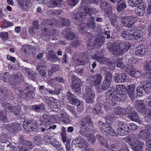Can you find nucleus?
Listing matches in <instances>:
<instances>
[{
    "label": "nucleus",
    "mask_w": 151,
    "mask_h": 151,
    "mask_svg": "<svg viewBox=\"0 0 151 151\" xmlns=\"http://www.w3.org/2000/svg\"><path fill=\"white\" fill-rule=\"evenodd\" d=\"M19 108L20 109V112L22 111V113L20 114L21 115L24 114L28 109L27 106L24 105H22Z\"/></svg>",
    "instance_id": "60"
},
{
    "label": "nucleus",
    "mask_w": 151,
    "mask_h": 151,
    "mask_svg": "<svg viewBox=\"0 0 151 151\" xmlns=\"http://www.w3.org/2000/svg\"><path fill=\"white\" fill-rule=\"evenodd\" d=\"M40 91L42 94L48 95L50 94L52 95H58L59 94L61 90V89L59 87H55L54 90L50 88H46L44 86H41L39 87Z\"/></svg>",
    "instance_id": "9"
},
{
    "label": "nucleus",
    "mask_w": 151,
    "mask_h": 151,
    "mask_svg": "<svg viewBox=\"0 0 151 151\" xmlns=\"http://www.w3.org/2000/svg\"><path fill=\"white\" fill-rule=\"evenodd\" d=\"M136 109L139 112H145L146 108L144 104L141 102L139 103L138 105L136 106Z\"/></svg>",
    "instance_id": "47"
},
{
    "label": "nucleus",
    "mask_w": 151,
    "mask_h": 151,
    "mask_svg": "<svg viewBox=\"0 0 151 151\" xmlns=\"http://www.w3.org/2000/svg\"><path fill=\"white\" fill-rule=\"evenodd\" d=\"M138 86V87L137 88V92L138 93H140V94H142L143 92V91H145V89L146 88H147V87H150V86Z\"/></svg>",
    "instance_id": "52"
},
{
    "label": "nucleus",
    "mask_w": 151,
    "mask_h": 151,
    "mask_svg": "<svg viewBox=\"0 0 151 151\" xmlns=\"http://www.w3.org/2000/svg\"><path fill=\"white\" fill-rule=\"evenodd\" d=\"M7 112L6 110L5 111H0V120L3 121L4 122H6L8 121L6 116Z\"/></svg>",
    "instance_id": "46"
},
{
    "label": "nucleus",
    "mask_w": 151,
    "mask_h": 151,
    "mask_svg": "<svg viewBox=\"0 0 151 151\" xmlns=\"http://www.w3.org/2000/svg\"><path fill=\"white\" fill-rule=\"evenodd\" d=\"M147 49L141 48V47L138 46L137 47L135 55L137 56H143L147 52Z\"/></svg>",
    "instance_id": "26"
},
{
    "label": "nucleus",
    "mask_w": 151,
    "mask_h": 151,
    "mask_svg": "<svg viewBox=\"0 0 151 151\" xmlns=\"http://www.w3.org/2000/svg\"><path fill=\"white\" fill-rule=\"evenodd\" d=\"M37 122L35 120H31L23 123V127L24 129L28 132L35 131L36 127Z\"/></svg>",
    "instance_id": "14"
},
{
    "label": "nucleus",
    "mask_w": 151,
    "mask_h": 151,
    "mask_svg": "<svg viewBox=\"0 0 151 151\" xmlns=\"http://www.w3.org/2000/svg\"><path fill=\"white\" fill-rule=\"evenodd\" d=\"M20 96L22 99H31L35 96V88L32 86H28L24 89L18 88Z\"/></svg>",
    "instance_id": "3"
},
{
    "label": "nucleus",
    "mask_w": 151,
    "mask_h": 151,
    "mask_svg": "<svg viewBox=\"0 0 151 151\" xmlns=\"http://www.w3.org/2000/svg\"><path fill=\"white\" fill-rule=\"evenodd\" d=\"M150 134L146 131H141L139 134V137L143 139H145L150 137Z\"/></svg>",
    "instance_id": "41"
},
{
    "label": "nucleus",
    "mask_w": 151,
    "mask_h": 151,
    "mask_svg": "<svg viewBox=\"0 0 151 151\" xmlns=\"http://www.w3.org/2000/svg\"><path fill=\"white\" fill-rule=\"evenodd\" d=\"M132 30L130 29L127 30H124L121 32V36L126 40H132L133 37H132Z\"/></svg>",
    "instance_id": "23"
},
{
    "label": "nucleus",
    "mask_w": 151,
    "mask_h": 151,
    "mask_svg": "<svg viewBox=\"0 0 151 151\" xmlns=\"http://www.w3.org/2000/svg\"><path fill=\"white\" fill-rule=\"evenodd\" d=\"M48 27L50 25L52 26L53 27L55 26V24L52 23L51 21L48 20H44L42 23L41 24V27H43L44 28L42 29V32L45 35L50 36L54 35L56 33V30L54 29H52L50 28V29H48L46 28H45V27Z\"/></svg>",
    "instance_id": "7"
},
{
    "label": "nucleus",
    "mask_w": 151,
    "mask_h": 151,
    "mask_svg": "<svg viewBox=\"0 0 151 151\" xmlns=\"http://www.w3.org/2000/svg\"><path fill=\"white\" fill-rule=\"evenodd\" d=\"M124 140L130 145L132 146L134 150L142 151V146L144 145V143L134 137L132 136L130 137H126L124 138Z\"/></svg>",
    "instance_id": "4"
},
{
    "label": "nucleus",
    "mask_w": 151,
    "mask_h": 151,
    "mask_svg": "<svg viewBox=\"0 0 151 151\" xmlns=\"http://www.w3.org/2000/svg\"><path fill=\"white\" fill-rule=\"evenodd\" d=\"M93 86H86V92L83 96L86 98L87 103L89 104H92L93 102V100L95 97V94L93 91L92 87Z\"/></svg>",
    "instance_id": "6"
},
{
    "label": "nucleus",
    "mask_w": 151,
    "mask_h": 151,
    "mask_svg": "<svg viewBox=\"0 0 151 151\" xmlns=\"http://www.w3.org/2000/svg\"><path fill=\"white\" fill-rule=\"evenodd\" d=\"M127 117L130 120L134 121L139 120V118L137 113L136 111H133L127 116Z\"/></svg>",
    "instance_id": "33"
},
{
    "label": "nucleus",
    "mask_w": 151,
    "mask_h": 151,
    "mask_svg": "<svg viewBox=\"0 0 151 151\" xmlns=\"http://www.w3.org/2000/svg\"><path fill=\"white\" fill-rule=\"evenodd\" d=\"M93 59L97 61L100 64L109 65L111 64V61L109 58L105 59L104 56L102 55L101 52H97L93 57Z\"/></svg>",
    "instance_id": "10"
},
{
    "label": "nucleus",
    "mask_w": 151,
    "mask_h": 151,
    "mask_svg": "<svg viewBox=\"0 0 151 151\" xmlns=\"http://www.w3.org/2000/svg\"><path fill=\"white\" fill-rule=\"evenodd\" d=\"M71 88L74 90V91L76 94H79L81 93V88H80L81 86H70Z\"/></svg>",
    "instance_id": "56"
},
{
    "label": "nucleus",
    "mask_w": 151,
    "mask_h": 151,
    "mask_svg": "<svg viewBox=\"0 0 151 151\" xmlns=\"http://www.w3.org/2000/svg\"><path fill=\"white\" fill-rule=\"evenodd\" d=\"M78 29L79 32L82 35H84L87 36H90L92 35V34L90 33L85 31V29L86 28V24L85 23H82L79 26Z\"/></svg>",
    "instance_id": "28"
},
{
    "label": "nucleus",
    "mask_w": 151,
    "mask_h": 151,
    "mask_svg": "<svg viewBox=\"0 0 151 151\" xmlns=\"http://www.w3.org/2000/svg\"><path fill=\"white\" fill-rule=\"evenodd\" d=\"M84 11L85 14H88L90 16L91 15V14L93 12V9L90 6L85 7L84 9Z\"/></svg>",
    "instance_id": "62"
},
{
    "label": "nucleus",
    "mask_w": 151,
    "mask_h": 151,
    "mask_svg": "<svg viewBox=\"0 0 151 151\" xmlns=\"http://www.w3.org/2000/svg\"><path fill=\"white\" fill-rule=\"evenodd\" d=\"M2 128L8 131L10 133L13 134L21 130L19 123H12V124H4L2 125Z\"/></svg>",
    "instance_id": "8"
},
{
    "label": "nucleus",
    "mask_w": 151,
    "mask_h": 151,
    "mask_svg": "<svg viewBox=\"0 0 151 151\" xmlns=\"http://www.w3.org/2000/svg\"><path fill=\"white\" fill-rule=\"evenodd\" d=\"M61 23H62L63 26H68L70 25V22L68 19H64L61 18L60 19Z\"/></svg>",
    "instance_id": "58"
},
{
    "label": "nucleus",
    "mask_w": 151,
    "mask_h": 151,
    "mask_svg": "<svg viewBox=\"0 0 151 151\" xmlns=\"http://www.w3.org/2000/svg\"><path fill=\"white\" fill-rule=\"evenodd\" d=\"M18 5L24 11H27L29 8V2L27 0H17Z\"/></svg>",
    "instance_id": "24"
},
{
    "label": "nucleus",
    "mask_w": 151,
    "mask_h": 151,
    "mask_svg": "<svg viewBox=\"0 0 151 151\" xmlns=\"http://www.w3.org/2000/svg\"><path fill=\"white\" fill-rule=\"evenodd\" d=\"M123 108L118 107L115 108L114 110V113L116 115L123 114Z\"/></svg>",
    "instance_id": "63"
},
{
    "label": "nucleus",
    "mask_w": 151,
    "mask_h": 151,
    "mask_svg": "<svg viewBox=\"0 0 151 151\" xmlns=\"http://www.w3.org/2000/svg\"><path fill=\"white\" fill-rule=\"evenodd\" d=\"M122 44V49L124 50V53H125L130 48L131 45L130 44L129 42H122L120 44Z\"/></svg>",
    "instance_id": "49"
},
{
    "label": "nucleus",
    "mask_w": 151,
    "mask_h": 151,
    "mask_svg": "<svg viewBox=\"0 0 151 151\" xmlns=\"http://www.w3.org/2000/svg\"><path fill=\"white\" fill-rule=\"evenodd\" d=\"M86 16V14L84 13H82L81 12H79L74 13L73 15V17L76 19H79L81 21L85 19Z\"/></svg>",
    "instance_id": "36"
},
{
    "label": "nucleus",
    "mask_w": 151,
    "mask_h": 151,
    "mask_svg": "<svg viewBox=\"0 0 151 151\" xmlns=\"http://www.w3.org/2000/svg\"><path fill=\"white\" fill-rule=\"evenodd\" d=\"M42 65H38L37 66V68L39 71V73L42 77H45L46 75V72L45 70L42 68L45 67L46 65L45 60H42Z\"/></svg>",
    "instance_id": "25"
},
{
    "label": "nucleus",
    "mask_w": 151,
    "mask_h": 151,
    "mask_svg": "<svg viewBox=\"0 0 151 151\" xmlns=\"http://www.w3.org/2000/svg\"><path fill=\"white\" fill-rule=\"evenodd\" d=\"M95 20V18L93 17H89V22L87 24H86V27H87L92 29L95 28L96 27Z\"/></svg>",
    "instance_id": "31"
},
{
    "label": "nucleus",
    "mask_w": 151,
    "mask_h": 151,
    "mask_svg": "<svg viewBox=\"0 0 151 151\" xmlns=\"http://www.w3.org/2000/svg\"><path fill=\"white\" fill-rule=\"evenodd\" d=\"M115 119V117L111 114H107L106 116V124L102 121H100L98 123V125L100 130L102 131L106 135L116 136L117 134L111 127L110 122H111Z\"/></svg>",
    "instance_id": "2"
},
{
    "label": "nucleus",
    "mask_w": 151,
    "mask_h": 151,
    "mask_svg": "<svg viewBox=\"0 0 151 151\" xmlns=\"http://www.w3.org/2000/svg\"><path fill=\"white\" fill-rule=\"evenodd\" d=\"M62 12V10H50L48 11V13L51 14L52 15H58L60 14Z\"/></svg>",
    "instance_id": "61"
},
{
    "label": "nucleus",
    "mask_w": 151,
    "mask_h": 151,
    "mask_svg": "<svg viewBox=\"0 0 151 151\" xmlns=\"http://www.w3.org/2000/svg\"><path fill=\"white\" fill-rule=\"evenodd\" d=\"M126 78L127 77L124 73H116L114 75V81L116 82L122 83L127 80Z\"/></svg>",
    "instance_id": "22"
},
{
    "label": "nucleus",
    "mask_w": 151,
    "mask_h": 151,
    "mask_svg": "<svg viewBox=\"0 0 151 151\" xmlns=\"http://www.w3.org/2000/svg\"><path fill=\"white\" fill-rule=\"evenodd\" d=\"M100 7L101 9L104 10L106 14L109 15L111 14L112 8L109 3L105 1L102 2L100 4Z\"/></svg>",
    "instance_id": "17"
},
{
    "label": "nucleus",
    "mask_w": 151,
    "mask_h": 151,
    "mask_svg": "<svg viewBox=\"0 0 151 151\" xmlns=\"http://www.w3.org/2000/svg\"><path fill=\"white\" fill-rule=\"evenodd\" d=\"M63 34L64 38L67 40H72L76 37L74 32H67L66 30Z\"/></svg>",
    "instance_id": "32"
},
{
    "label": "nucleus",
    "mask_w": 151,
    "mask_h": 151,
    "mask_svg": "<svg viewBox=\"0 0 151 151\" xmlns=\"http://www.w3.org/2000/svg\"><path fill=\"white\" fill-rule=\"evenodd\" d=\"M92 40H90L88 44L89 45L92 46L96 45H100L104 43L105 37L103 36H99L96 37V39H95L94 41Z\"/></svg>",
    "instance_id": "16"
},
{
    "label": "nucleus",
    "mask_w": 151,
    "mask_h": 151,
    "mask_svg": "<svg viewBox=\"0 0 151 151\" xmlns=\"http://www.w3.org/2000/svg\"><path fill=\"white\" fill-rule=\"evenodd\" d=\"M145 3L144 2L138 4V6L135 9V13L139 16H143L145 12Z\"/></svg>",
    "instance_id": "19"
},
{
    "label": "nucleus",
    "mask_w": 151,
    "mask_h": 151,
    "mask_svg": "<svg viewBox=\"0 0 151 151\" xmlns=\"http://www.w3.org/2000/svg\"><path fill=\"white\" fill-rule=\"evenodd\" d=\"M60 107L61 106L60 105V104L55 101L53 104L51 105L50 108L51 109V110H52L53 111L56 112L59 111Z\"/></svg>",
    "instance_id": "44"
},
{
    "label": "nucleus",
    "mask_w": 151,
    "mask_h": 151,
    "mask_svg": "<svg viewBox=\"0 0 151 151\" xmlns=\"http://www.w3.org/2000/svg\"><path fill=\"white\" fill-rule=\"evenodd\" d=\"M32 47L30 45H23L21 47V50H23L25 53H28L32 51Z\"/></svg>",
    "instance_id": "48"
},
{
    "label": "nucleus",
    "mask_w": 151,
    "mask_h": 151,
    "mask_svg": "<svg viewBox=\"0 0 151 151\" xmlns=\"http://www.w3.org/2000/svg\"><path fill=\"white\" fill-rule=\"evenodd\" d=\"M80 128L81 129L79 131V133L83 136H85L88 131L89 128L87 125H81Z\"/></svg>",
    "instance_id": "39"
},
{
    "label": "nucleus",
    "mask_w": 151,
    "mask_h": 151,
    "mask_svg": "<svg viewBox=\"0 0 151 151\" xmlns=\"http://www.w3.org/2000/svg\"><path fill=\"white\" fill-rule=\"evenodd\" d=\"M122 44H120L119 46H117L115 44L113 43L111 47L109 48V51L113 55L116 56L122 55L124 53V51L121 49Z\"/></svg>",
    "instance_id": "11"
},
{
    "label": "nucleus",
    "mask_w": 151,
    "mask_h": 151,
    "mask_svg": "<svg viewBox=\"0 0 151 151\" xmlns=\"http://www.w3.org/2000/svg\"><path fill=\"white\" fill-rule=\"evenodd\" d=\"M130 73L131 76L136 78H139L141 75V73L140 72L134 69L130 71Z\"/></svg>",
    "instance_id": "50"
},
{
    "label": "nucleus",
    "mask_w": 151,
    "mask_h": 151,
    "mask_svg": "<svg viewBox=\"0 0 151 151\" xmlns=\"http://www.w3.org/2000/svg\"><path fill=\"white\" fill-rule=\"evenodd\" d=\"M91 119L90 116H88L82 118L80 122L81 125L89 126L90 125Z\"/></svg>",
    "instance_id": "37"
},
{
    "label": "nucleus",
    "mask_w": 151,
    "mask_h": 151,
    "mask_svg": "<svg viewBox=\"0 0 151 151\" xmlns=\"http://www.w3.org/2000/svg\"><path fill=\"white\" fill-rule=\"evenodd\" d=\"M84 141L82 139H80L79 140L74 139L72 142V144L73 145L79 144V147H81V146L83 145V144L85 143Z\"/></svg>",
    "instance_id": "53"
},
{
    "label": "nucleus",
    "mask_w": 151,
    "mask_h": 151,
    "mask_svg": "<svg viewBox=\"0 0 151 151\" xmlns=\"http://www.w3.org/2000/svg\"><path fill=\"white\" fill-rule=\"evenodd\" d=\"M94 79L93 82L95 84H99L101 83L102 80V76L101 74H98L93 77Z\"/></svg>",
    "instance_id": "45"
},
{
    "label": "nucleus",
    "mask_w": 151,
    "mask_h": 151,
    "mask_svg": "<svg viewBox=\"0 0 151 151\" xmlns=\"http://www.w3.org/2000/svg\"><path fill=\"white\" fill-rule=\"evenodd\" d=\"M112 73L110 72H107L106 75L105 80L103 82L104 84H110L112 81Z\"/></svg>",
    "instance_id": "30"
},
{
    "label": "nucleus",
    "mask_w": 151,
    "mask_h": 151,
    "mask_svg": "<svg viewBox=\"0 0 151 151\" xmlns=\"http://www.w3.org/2000/svg\"><path fill=\"white\" fill-rule=\"evenodd\" d=\"M96 137L102 145H104L106 147H109L106 139H104L102 136L98 134L96 135Z\"/></svg>",
    "instance_id": "40"
},
{
    "label": "nucleus",
    "mask_w": 151,
    "mask_h": 151,
    "mask_svg": "<svg viewBox=\"0 0 151 151\" xmlns=\"http://www.w3.org/2000/svg\"><path fill=\"white\" fill-rule=\"evenodd\" d=\"M111 2L116 3L118 4L116 9L119 12L123 10L126 7L124 0H109Z\"/></svg>",
    "instance_id": "20"
},
{
    "label": "nucleus",
    "mask_w": 151,
    "mask_h": 151,
    "mask_svg": "<svg viewBox=\"0 0 151 151\" xmlns=\"http://www.w3.org/2000/svg\"><path fill=\"white\" fill-rule=\"evenodd\" d=\"M73 104L77 106V109L78 111L81 112L83 110V104L79 100Z\"/></svg>",
    "instance_id": "51"
},
{
    "label": "nucleus",
    "mask_w": 151,
    "mask_h": 151,
    "mask_svg": "<svg viewBox=\"0 0 151 151\" xmlns=\"http://www.w3.org/2000/svg\"><path fill=\"white\" fill-rule=\"evenodd\" d=\"M45 107L43 104H41L39 105H33L31 106V108L35 111L40 112L41 111L44 110Z\"/></svg>",
    "instance_id": "34"
},
{
    "label": "nucleus",
    "mask_w": 151,
    "mask_h": 151,
    "mask_svg": "<svg viewBox=\"0 0 151 151\" xmlns=\"http://www.w3.org/2000/svg\"><path fill=\"white\" fill-rule=\"evenodd\" d=\"M42 139L40 136L38 135L34 138L35 143L37 145H40L42 142Z\"/></svg>",
    "instance_id": "59"
},
{
    "label": "nucleus",
    "mask_w": 151,
    "mask_h": 151,
    "mask_svg": "<svg viewBox=\"0 0 151 151\" xmlns=\"http://www.w3.org/2000/svg\"><path fill=\"white\" fill-rule=\"evenodd\" d=\"M88 146V144L86 142H85V143L81 146L83 151H94L93 149L89 148Z\"/></svg>",
    "instance_id": "57"
},
{
    "label": "nucleus",
    "mask_w": 151,
    "mask_h": 151,
    "mask_svg": "<svg viewBox=\"0 0 151 151\" xmlns=\"http://www.w3.org/2000/svg\"><path fill=\"white\" fill-rule=\"evenodd\" d=\"M2 106L8 112H11L15 115H19L21 114L20 109L19 108L12 107L9 103L4 102L2 104Z\"/></svg>",
    "instance_id": "13"
},
{
    "label": "nucleus",
    "mask_w": 151,
    "mask_h": 151,
    "mask_svg": "<svg viewBox=\"0 0 151 151\" xmlns=\"http://www.w3.org/2000/svg\"><path fill=\"white\" fill-rule=\"evenodd\" d=\"M1 142L4 143V146H5L7 147H9L10 150V151H17V148L12 145L10 142L6 139L1 140Z\"/></svg>",
    "instance_id": "29"
},
{
    "label": "nucleus",
    "mask_w": 151,
    "mask_h": 151,
    "mask_svg": "<svg viewBox=\"0 0 151 151\" xmlns=\"http://www.w3.org/2000/svg\"><path fill=\"white\" fill-rule=\"evenodd\" d=\"M47 60L53 63L57 62L60 60V58L56 55L55 52L53 50L49 51L46 56Z\"/></svg>",
    "instance_id": "15"
},
{
    "label": "nucleus",
    "mask_w": 151,
    "mask_h": 151,
    "mask_svg": "<svg viewBox=\"0 0 151 151\" xmlns=\"http://www.w3.org/2000/svg\"><path fill=\"white\" fill-rule=\"evenodd\" d=\"M24 69L28 75L29 78L35 81L36 80V78L34 75L35 73L34 72L27 68H24Z\"/></svg>",
    "instance_id": "43"
},
{
    "label": "nucleus",
    "mask_w": 151,
    "mask_h": 151,
    "mask_svg": "<svg viewBox=\"0 0 151 151\" xmlns=\"http://www.w3.org/2000/svg\"><path fill=\"white\" fill-rule=\"evenodd\" d=\"M136 22V19L133 16L124 17L121 19L122 25L129 28L132 27Z\"/></svg>",
    "instance_id": "12"
},
{
    "label": "nucleus",
    "mask_w": 151,
    "mask_h": 151,
    "mask_svg": "<svg viewBox=\"0 0 151 151\" xmlns=\"http://www.w3.org/2000/svg\"><path fill=\"white\" fill-rule=\"evenodd\" d=\"M135 86H116V89L109 88L106 93V101L103 104L106 111H108L111 107L117 104L118 101H125L127 98L126 92L131 99L134 97Z\"/></svg>",
    "instance_id": "1"
},
{
    "label": "nucleus",
    "mask_w": 151,
    "mask_h": 151,
    "mask_svg": "<svg viewBox=\"0 0 151 151\" xmlns=\"http://www.w3.org/2000/svg\"><path fill=\"white\" fill-rule=\"evenodd\" d=\"M45 102L47 103L49 107L55 102L56 100L53 97H45Z\"/></svg>",
    "instance_id": "42"
},
{
    "label": "nucleus",
    "mask_w": 151,
    "mask_h": 151,
    "mask_svg": "<svg viewBox=\"0 0 151 151\" xmlns=\"http://www.w3.org/2000/svg\"><path fill=\"white\" fill-rule=\"evenodd\" d=\"M54 117V116H50V115H43V121L45 122V127L46 128H47V126L51 125L54 123L53 121Z\"/></svg>",
    "instance_id": "21"
},
{
    "label": "nucleus",
    "mask_w": 151,
    "mask_h": 151,
    "mask_svg": "<svg viewBox=\"0 0 151 151\" xmlns=\"http://www.w3.org/2000/svg\"><path fill=\"white\" fill-rule=\"evenodd\" d=\"M133 108L130 106H128L124 109L123 108V114L125 115H127L128 114H129L133 110Z\"/></svg>",
    "instance_id": "54"
},
{
    "label": "nucleus",
    "mask_w": 151,
    "mask_h": 151,
    "mask_svg": "<svg viewBox=\"0 0 151 151\" xmlns=\"http://www.w3.org/2000/svg\"><path fill=\"white\" fill-rule=\"evenodd\" d=\"M102 106L99 104H96L95 105L93 110V112L95 114H99L102 113L101 110Z\"/></svg>",
    "instance_id": "38"
},
{
    "label": "nucleus",
    "mask_w": 151,
    "mask_h": 151,
    "mask_svg": "<svg viewBox=\"0 0 151 151\" xmlns=\"http://www.w3.org/2000/svg\"><path fill=\"white\" fill-rule=\"evenodd\" d=\"M128 4L132 7H135L138 4L137 3L136 0H127Z\"/></svg>",
    "instance_id": "64"
},
{
    "label": "nucleus",
    "mask_w": 151,
    "mask_h": 151,
    "mask_svg": "<svg viewBox=\"0 0 151 151\" xmlns=\"http://www.w3.org/2000/svg\"><path fill=\"white\" fill-rule=\"evenodd\" d=\"M96 88V90L97 91L98 93H101L102 92H103L104 90H106L108 88V91L107 92L109 91V90H108L109 88H111L112 89H116V88H115V86H94Z\"/></svg>",
    "instance_id": "27"
},
{
    "label": "nucleus",
    "mask_w": 151,
    "mask_h": 151,
    "mask_svg": "<svg viewBox=\"0 0 151 151\" xmlns=\"http://www.w3.org/2000/svg\"><path fill=\"white\" fill-rule=\"evenodd\" d=\"M133 32H132V40H136L137 41L140 42L143 40L142 37V32L139 30H133Z\"/></svg>",
    "instance_id": "18"
},
{
    "label": "nucleus",
    "mask_w": 151,
    "mask_h": 151,
    "mask_svg": "<svg viewBox=\"0 0 151 151\" xmlns=\"http://www.w3.org/2000/svg\"><path fill=\"white\" fill-rule=\"evenodd\" d=\"M75 96H74L70 91H68L67 93V97L68 99L72 104H73L76 102L78 101V99H77Z\"/></svg>",
    "instance_id": "35"
},
{
    "label": "nucleus",
    "mask_w": 151,
    "mask_h": 151,
    "mask_svg": "<svg viewBox=\"0 0 151 151\" xmlns=\"http://www.w3.org/2000/svg\"><path fill=\"white\" fill-rule=\"evenodd\" d=\"M118 128L117 129V136L118 135L121 136L127 135L130 132V129L128 125L126 123L119 121L118 123Z\"/></svg>",
    "instance_id": "5"
},
{
    "label": "nucleus",
    "mask_w": 151,
    "mask_h": 151,
    "mask_svg": "<svg viewBox=\"0 0 151 151\" xmlns=\"http://www.w3.org/2000/svg\"><path fill=\"white\" fill-rule=\"evenodd\" d=\"M0 93L4 95L5 97H7L9 95L8 90L4 86H2L1 87H0Z\"/></svg>",
    "instance_id": "55"
}]
</instances>
